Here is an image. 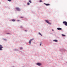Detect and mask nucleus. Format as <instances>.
I'll return each instance as SVG.
<instances>
[{
    "instance_id": "1",
    "label": "nucleus",
    "mask_w": 67,
    "mask_h": 67,
    "mask_svg": "<svg viewBox=\"0 0 67 67\" xmlns=\"http://www.w3.org/2000/svg\"><path fill=\"white\" fill-rule=\"evenodd\" d=\"M3 48V47L1 44H0V51H2Z\"/></svg>"
},
{
    "instance_id": "2",
    "label": "nucleus",
    "mask_w": 67,
    "mask_h": 67,
    "mask_svg": "<svg viewBox=\"0 0 67 67\" xmlns=\"http://www.w3.org/2000/svg\"><path fill=\"white\" fill-rule=\"evenodd\" d=\"M34 40V38H33V39H30V40L29 43L30 44V45H31V42H32V41H33Z\"/></svg>"
},
{
    "instance_id": "3",
    "label": "nucleus",
    "mask_w": 67,
    "mask_h": 67,
    "mask_svg": "<svg viewBox=\"0 0 67 67\" xmlns=\"http://www.w3.org/2000/svg\"><path fill=\"white\" fill-rule=\"evenodd\" d=\"M36 65L38 66H41L42 65V64L40 63H36Z\"/></svg>"
},
{
    "instance_id": "4",
    "label": "nucleus",
    "mask_w": 67,
    "mask_h": 67,
    "mask_svg": "<svg viewBox=\"0 0 67 67\" xmlns=\"http://www.w3.org/2000/svg\"><path fill=\"white\" fill-rule=\"evenodd\" d=\"M16 10H17V11H21V9H20V8H19V7H16Z\"/></svg>"
},
{
    "instance_id": "5",
    "label": "nucleus",
    "mask_w": 67,
    "mask_h": 67,
    "mask_svg": "<svg viewBox=\"0 0 67 67\" xmlns=\"http://www.w3.org/2000/svg\"><path fill=\"white\" fill-rule=\"evenodd\" d=\"M63 24H64V25H65V26H67V22L66 21H63Z\"/></svg>"
},
{
    "instance_id": "6",
    "label": "nucleus",
    "mask_w": 67,
    "mask_h": 67,
    "mask_svg": "<svg viewBox=\"0 0 67 67\" xmlns=\"http://www.w3.org/2000/svg\"><path fill=\"white\" fill-rule=\"evenodd\" d=\"M57 29L58 30H62V29L60 27H59V28H57Z\"/></svg>"
},
{
    "instance_id": "7",
    "label": "nucleus",
    "mask_w": 67,
    "mask_h": 67,
    "mask_svg": "<svg viewBox=\"0 0 67 67\" xmlns=\"http://www.w3.org/2000/svg\"><path fill=\"white\" fill-rule=\"evenodd\" d=\"M14 50L15 51H19V50L18 49L15 48L14 49Z\"/></svg>"
},
{
    "instance_id": "8",
    "label": "nucleus",
    "mask_w": 67,
    "mask_h": 67,
    "mask_svg": "<svg viewBox=\"0 0 67 67\" xmlns=\"http://www.w3.org/2000/svg\"><path fill=\"white\" fill-rule=\"evenodd\" d=\"M44 4H45L47 6L48 5H50V4H46L45 3H44Z\"/></svg>"
},
{
    "instance_id": "9",
    "label": "nucleus",
    "mask_w": 67,
    "mask_h": 67,
    "mask_svg": "<svg viewBox=\"0 0 67 67\" xmlns=\"http://www.w3.org/2000/svg\"><path fill=\"white\" fill-rule=\"evenodd\" d=\"M45 22H46L48 24V23H49V21H48L47 20H45Z\"/></svg>"
},
{
    "instance_id": "10",
    "label": "nucleus",
    "mask_w": 67,
    "mask_h": 67,
    "mask_svg": "<svg viewBox=\"0 0 67 67\" xmlns=\"http://www.w3.org/2000/svg\"><path fill=\"white\" fill-rule=\"evenodd\" d=\"M3 41H7V39H4V38H3Z\"/></svg>"
},
{
    "instance_id": "11",
    "label": "nucleus",
    "mask_w": 67,
    "mask_h": 67,
    "mask_svg": "<svg viewBox=\"0 0 67 67\" xmlns=\"http://www.w3.org/2000/svg\"><path fill=\"white\" fill-rule=\"evenodd\" d=\"M53 41L54 42H58V40H54Z\"/></svg>"
},
{
    "instance_id": "12",
    "label": "nucleus",
    "mask_w": 67,
    "mask_h": 67,
    "mask_svg": "<svg viewBox=\"0 0 67 67\" xmlns=\"http://www.w3.org/2000/svg\"><path fill=\"white\" fill-rule=\"evenodd\" d=\"M23 48H22V47H20V50H22V49H23Z\"/></svg>"
},
{
    "instance_id": "13",
    "label": "nucleus",
    "mask_w": 67,
    "mask_h": 67,
    "mask_svg": "<svg viewBox=\"0 0 67 67\" xmlns=\"http://www.w3.org/2000/svg\"><path fill=\"white\" fill-rule=\"evenodd\" d=\"M39 34H40V35L41 36H42V34L40 33V32H39L38 33Z\"/></svg>"
},
{
    "instance_id": "14",
    "label": "nucleus",
    "mask_w": 67,
    "mask_h": 67,
    "mask_svg": "<svg viewBox=\"0 0 67 67\" xmlns=\"http://www.w3.org/2000/svg\"><path fill=\"white\" fill-rule=\"evenodd\" d=\"M29 2L30 3H32V2H31V0H29Z\"/></svg>"
},
{
    "instance_id": "15",
    "label": "nucleus",
    "mask_w": 67,
    "mask_h": 67,
    "mask_svg": "<svg viewBox=\"0 0 67 67\" xmlns=\"http://www.w3.org/2000/svg\"><path fill=\"white\" fill-rule=\"evenodd\" d=\"M12 22H15V19H12Z\"/></svg>"
},
{
    "instance_id": "16",
    "label": "nucleus",
    "mask_w": 67,
    "mask_h": 67,
    "mask_svg": "<svg viewBox=\"0 0 67 67\" xmlns=\"http://www.w3.org/2000/svg\"><path fill=\"white\" fill-rule=\"evenodd\" d=\"M48 24H50V25H51L52 24V23H49V22L48 23Z\"/></svg>"
},
{
    "instance_id": "17",
    "label": "nucleus",
    "mask_w": 67,
    "mask_h": 67,
    "mask_svg": "<svg viewBox=\"0 0 67 67\" xmlns=\"http://www.w3.org/2000/svg\"><path fill=\"white\" fill-rule=\"evenodd\" d=\"M30 3L28 2V3H27V5H30Z\"/></svg>"
},
{
    "instance_id": "18",
    "label": "nucleus",
    "mask_w": 67,
    "mask_h": 67,
    "mask_svg": "<svg viewBox=\"0 0 67 67\" xmlns=\"http://www.w3.org/2000/svg\"><path fill=\"white\" fill-rule=\"evenodd\" d=\"M62 35L63 36H65V35L62 34Z\"/></svg>"
},
{
    "instance_id": "19",
    "label": "nucleus",
    "mask_w": 67,
    "mask_h": 67,
    "mask_svg": "<svg viewBox=\"0 0 67 67\" xmlns=\"http://www.w3.org/2000/svg\"><path fill=\"white\" fill-rule=\"evenodd\" d=\"M8 1H9V2H11L12 0H8Z\"/></svg>"
},
{
    "instance_id": "20",
    "label": "nucleus",
    "mask_w": 67,
    "mask_h": 67,
    "mask_svg": "<svg viewBox=\"0 0 67 67\" xmlns=\"http://www.w3.org/2000/svg\"><path fill=\"white\" fill-rule=\"evenodd\" d=\"M20 28H23V26H20Z\"/></svg>"
},
{
    "instance_id": "21",
    "label": "nucleus",
    "mask_w": 67,
    "mask_h": 67,
    "mask_svg": "<svg viewBox=\"0 0 67 67\" xmlns=\"http://www.w3.org/2000/svg\"><path fill=\"white\" fill-rule=\"evenodd\" d=\"M10 33H7L6 34H7L8 35L9 34H10Z\"/></svg>"
},
{
    "instance_id": "22",
    "label": "nucleus",
    "mask_w": 67,
    "mask_h": 67,
    "mask_svg": "<svg viewBox=\"0 0 67 67\" xmlns=\"http://www.w3.org/2000/svg\"><path fill=\"white\" fill-rule=\"evenodd\" d=\"M39 2H42V1L40 0L39 1Z\"/></svg>"
},
{
    "instance_id": "23",
    "label": "nucleus",
    "mask_w": 67,
    "mask_h": 67,
    "mask_svg": "<svg viewBox=\"0 0 67 67\" xmlns=\"http://www.w3.org/2000/svg\"><path fill=\"white\" fill-rule=\"evenodd\" d=\"M25 32H27V30H25Z\"/></svg>"
},
{
    "instance_id": "24",
    "label": "nucleus",
    "mask_w": 67,
    "mask_h": 67,
    "mask_svg": "<svg viewBox=\"0 0 67 67\" xmlns=\"http://www.w3.org/2000/svg\"><path fill=\"white\" fill-rule=\"evenodd\" d=\"M17 21H20V20H17Z\"/></svg>"
},
{
    "instance_id": "25",
    "label": "nucleus",
    "mask_w": 67,
    "mask_h": 67,
    "mask_svg": "<svg viewBox=\"0 0 67 67\" xmlns=\"http://www.w3.org/2000/svg\"><path fill=\"white\" fill-rule=\"evenodd\" d=\"M41 44H42V43H41L40 44V46H41Z\"/></svg>"
},
{
    "instance_id": "26",
    "label": "nucleus",
    "mask_w": 67,
    "mask_h": 67,
    "mask_svg": "<svg viewBox=\"0 0 67 67\" xmlns=\"http://www.w3.org/2000/svg\"><path fill=\"white\" fill-rule=\"evenodd\" d=\"M12 67H15V66H14V65H13Z\"/></svg>"
},
{
    "instance_id": "27",
    "label": "nucleus",
    "mask_w": 67,
    "mask_h": 67,
    "mask_svg": "<svg viewBox=\"0 0 67 67\" xmlns=\"http://www.w3.org/2000/svg\"><path fill=\"white\" fill-rule=\"evenodd\" d=\"M21 18H23V17H21Z\"/></svg>"
},
{
    "instance_id": "28",
    "label": "nucleus",
    "mask_w": 67,
    "mask_h": 67,
    "mask_svg": "<svg viewBox=\"0 0 67 67\" xmlns=\"http://www.w3.org/2000/svg\"><path fill=\"white\" fill-rule=\"evenodd\" d=\"M64 51H66V50H64Z\"/></svg>"
},
{
    "instance_id": "29",
    "label": "nucleus",
    "mask_w": 67,
    "mask_h": 67,
    "mask_svg": "<svg viewBox=\"0 0 67 67\" xmlns=\"http://www.w3.org/2000/svg\"><path fill=\"white\" fill-rule=\"evenodd\" d=\"M52 31H54V30H52Z\"/></svg>"
}]
</instances>
